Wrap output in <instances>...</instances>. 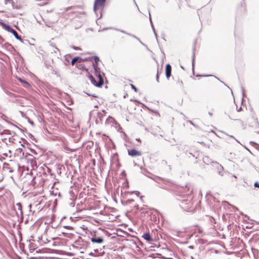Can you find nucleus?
<instances>
[{"instance_id":"37998d69","label":"nucleus","mask_w":259,"mask_h":259,"mask_svg":"<svg viewBox=\"0 0 259 259\" xmlns=\"http://www.w3.org/2000/svg\"><path fill=\"white\" fill-rule=\"evenodd\" d=\"M5 45L6 46H7L10 47L12 49L13 48V47L10 44H5Z\"/></svg>"},{"instance_id":"aec40b11","label":"nucleus","mask_w":259,"mask_h":259,"mask_svg":"<svg viewBox=\"0 0 259 259\" xmlns=\"http://www.w3.org/2000/svg\"><path fill=\"white\" fill-rule=\"evenodd\" d=\"M141 172L144 175L146 176V173H149V171L145 168L141 167Z\"/></svg>"},{"instance_id":"6ab92c4d","label":"nucleus","mask_w":259,"mask_h":259,"mask_svg":"<svg viewBox=\"0 0 259 259\" xmlns=\"http://www.w3.org/2000/svg\"><path fill=\"white\" fill-rule=\"evenodd\" d=\"M203 162L206 164H208L209 162H210V160L209 159V157L207 156H205L203 159Z\"/></svg>"},{"instance_id":"393cba45","label":"nucleus","mask_w":259,"mask_h":259,"mask_svg":"<svg viewBox=\"0 0 259 259\" xmlns=\"http://www.w3.org/2000/svg\"><path fill=\"white\" fill-rule=\"evenodd\" d=\"M241 90H242V96H243L242 100L243 101L244 100V97L245 96V94L244 89L242 86H241Z\"/></svg>"},{"instance_id":"5fc2aeb1","label":"nucleus","mask_w":259,"mask_h":259,"mask_svg":"<svg viewBox=\"0 0 259 259\" xmlns=\"http://www.w3.org/2000/svg\"><path fill=\"white\" fill-rule=\"evenodd\" d=\"M136 140L138 141V142H141V140L140 138L136 139Z\"/></svg>"},{"instance_id":"a878e982","label":"nucleus","mask_w":259,"mask_h":259,"mask_svg":"<svg viewBox=\"0 0 259 259\" xmlns=\"http://www.w3.org/2000/svg\"><path fill=\"white\" fill-rule=\"evenodd\" d=\"M6 93L9 95V96H10L11 97H15V94L11 93V92H6Z\"/></svg>"},{"instance_id":"1a4fd4ad","label":"nucleus","mask_w":259,"mask_h":259,"mask_svg":"<svg viewBox=\"0 0 259 259\" xmlns=\"http://www.w3.org/2000/svg\"><path fill=\"white\" fill-rule=\"evenodd\" d=\"M91 240L93 243H102L104 241V239L101 237H92L91 238Z\"/></svg>"},{"instance_id":"7c9ffc66","label":"nucleus","mask_w":259,"mask_h":259,"mask_svg":"<svg viewBox=\"0 0 259 259\" xmlns=\"http://www.w3.org/2000/svg\"><path fill=\"white\" fill-rule=\"evenodd\" d=\"M254 187L255 188H259V183L256 181L254 183Z\"/></svg>"},{"instance_id":"603ef678","label":"nucleus","mask_w":259,"mask_h":259,"mask_svg":"<svg viewBox=\"0 0 259 259\" xmlns=\"http://www.w3.org/2000/svg\"><path fill=\"white\" fill-rule=\"evenodd\" d=\"M52 73L54 74H57V72L55 70H53Z\"/></svg>"},{"instance_id":"72a5a7b5","label":"nucleus","mask_w":259,"mask_h":259,"mask_svg":"<svg viewBox=\"0 0 259 259\" xmlns=\"http://www.w3.org/2000/svg\"><path fill=\"white\" fill-rule=\"evenodd\" d=\"M30 151L33 154L36 155L37 154V152H36V151L33 149H32V148H30L29 149Z\"/></svg>"},{"instance_id":"2f4dec72","label":"nucleus","mask_w":259,"mask_h":259,"mask_svg":"<svg viewBox=\"0 0 259 259\" xmlns=\"http://www.w3.org/2000/svg\"><path fill=\"white\" fill-rule=\"evenodd\" d=\"M71 48H72L73 49L75 50H80V48H79V47H76V46H72L71 47Z\"/></svg>"},{"instance_id":"9b49d317","label":"nucleus","mask_w":259,"mask_h":259,"mask_svg":"<svg viewBox=\"0 0 259 259\" xmlns=\"http://www.w3.org/2000/svg\"><path fill=\"white\" fill-rule=\"evenodd\" d=\"M142 237L145 240H146V241H149V242L153 240V239H152V237L150 235V234L149 232H146V233H144V234L142 236Z\"/></svg>"},{"instance_id":"c9c22d12","label":"nucleus","mask_w":259,"mask_h":259,"mask_svg":"<svg viewBox=\"0 0 259 259\" xmlns=\"http://www.w3.org/2000/svg\"><path fill=\"white\" fill-rule=\"evenodd\" d=\"M134 201V200L133 199H128L126 200V203H132V202H133Z\"/></svg>"},{"instance_id":"58836bf2","label":"nucleus","mask_w":259,"mask_h":259,"mask_svg":"<svg viewBox=\"0 0 259 259\" xmlns=\"http://www.w3.org/2000/svg\"><path fill=\"white\" fill-rule=\"evenodd\" d=\"M151 179H153L154 181H155V182L158 183L157 180L158 179H159V177H156L155 178H150Z\"/></svg>"},{"instance_id":"c03bdc74","label":"nucleus","mask_w":259,"mask_h":259,"mask_svg":"<svg viewBox=\"0 0 259 259\" xmlns=\"http://www.w3.org/2000/svg\"><path fill=\"white\" fill-rule=\"evenodd\" d=\"M29 122L32 124V125H34V122L33 121L31 120L30 119H29Z\"/></svg>"},{"instance_id":"5701e85b","label":"nucleus","mask_w":259,"mask_h":259,"mask_svg":"<svg viewBox=\"0 0 259 259\" xmlns=\"http://www.w3.org/2000/svg\"><path fill=\"white\" fill-rule=\"evenodd\" d=\"M177 84L180 86L181 88H183V82L182 80H180L179 79L177 82Z\"/></svg>"},{"instance_id":"a18cd8bd","label":"nucleus","mask_w":259,"mask_h":259,"mask_svg":"<svg viewBox=\"0 0 259 259\" xmlns=\"http://www.w3.org/2000/svg\"><path fill=\"white\" fill-rule=\"evenodd\" d=\"M242 107H240L238 109H237V111L238 112H240V111H242Z\"/></svg>"},{"instance_id":"f704fd0d","label":"nucleus","mask_w":259,"mask_h":259,"mask_svg":"<svg viewBox=\"0 0 259 259\" xmlns=\"http://www.w3.org/2000/svg\"><path fill=\"white\" fill-rule=\"evenodd\" d=\"M75 200V198H73V201L71 202L70 203V206H71V207H74L75 206V202H74V200Z\"/></svg>"},{"instance_id":"de8ad7c7","label":"nucleus","mask_w":259,"mask_h":259,"mask_svg":"<svg viewBox=\"0 0 259 259\" xmlns=\"http://www.w3.org/2000/svg\"><path fill=\"white\" fill-rule=\"evenodd\" d=\"M17 150L19 151L20 152H22V149L21 148H18L17 149Z\"/></svg>"},{"instance_id":"680f3d73","label":"nucleus","mask_w":259,"mask_h":259,"mask_svg":"<svg viewBox=\"0 0 259 259\" xmlns=\"http://www.w3.org/2000/svg\"><path fill=\"white\" fill-rule=\"evenodd\" d=\"M135 206L136 207V208H137V209H139V206H138V205H137V206Z\"/></svg>"},{"instance_id":"423d86ee","label":"nucleus","mask_w":259,"mask_h":259,"mask_svg":"<svg viewBox=\"0 0 259 259\" xmlns=\"http://www.w3.org/2000/svg\"><path fill=\"white\" fill-rule=\"evenodd\" d=\"M0 25L3 29L11 33L14 30L11 26L3 22L2 20H0Z\"/></svg>"},{"instance_id":"bb28decb","label":"nucleus","mask_w":259,"mask_h":259,"mask_svg":"<svg viewBox=\"0 0 259 259\" xmlns=\"http://www.w3.org/2000/svg\"><path fill=\"white\" fill-rule=\"evenodd\" d=\"M62 234H63V236L66 237H70V236L72 235V234H71L65 233V232H62Z\"/></svg>"},{"instance_id":"473e14b6","label":"nucleus","mask_w":259,"mask_h":259,"mask_svg":"<svg viewBox=\"0 0 259 259\" xmlns=\"http://www.w3.org/2000/svg\"><path fill=\"white\" fill-rule=\"evenodd\" d=\"M113 29V28L112 27H109V28H104L102 29V30H99V31H105V30H108V29ZM115 30L116 28H114Z\"/></svg>"},{"instance_id":"9d476101","label":"nucleus","mask_w":259,"mask_h":259,"mask_svg":"<svg viewBox=\"0 0 259 259\" xmlns=\"http://www.w3.org/2000/svg\"><path fill=\"white\" fill-rule=\"evenodd\" d=\"M214 163L217 165V169H218V174L220 175H221V176H223V175H224V172H223L224 168H223V167L221 164H220L218 162H214Z\"/></svg>"},{"instance_id":"79ce46f5","label":"nucleus","mask_w":259,"mask_h":259,"mask_svg":"<svg viewBox=\"0 0 259 259\" xmlns=\"http://www.w3.org/2000/svg\"><path fill=\"white\" fill-rule=\"evenodd\" d=\"M4 41V39L0 36V44H2Z\"/></svg>"},{"instance_id":"cd10ccee","label":"nucleus","mask_w":259,"mask_h":259,"mask_svg":"<svg viewBox=\"0 0 259 259\" xmlns=\"http://www.w3.org/2000/svg\"><path fill=\"white\" fill-rule=\"evenodd\" d=\"M128 193H135L137 196H139V194H140V192L138 191H131V192H128Z\"/></svg>"},{"instance_id":"2eb2a0df","label":"nucleus","mask_w":259,"mask_h":259,"mask_svg":"<svg viewBox=\"0 0 259 259\" xmlns=\"http://www.w3.org/2000/svg\"><path fill=\"white\" fill-rule=\"evenodd\" d=\"M161 71H162L161 69L159 70L158 68H157V74L156 75V80L157 82H159V74L161 72Z\"/></svg>"},{"instance_id":"6e6d98bb","label":"nucleus","mask_w":259,"mask_h":259,"mask_svg":"<svg viewBox=\"0 0 259 259\" xmlns=\"http://www.w3.org/2000/svg\"><path fill=\"white\" fill-rule=\"evenodd\" d=\"M27 155H29V156H31V154H29V153H26V157L27 156Z\"/></svg>"},{"instance_id":"338daca9","label":"nucleus","mask_w":259,"mask_h":259,"mask_svg":"<svg viewBox=\"0 0 259 259\" xmlns=\"http://www.w3.org/2000/svg\"><path fill=\"white\" fill-rule=\"evenodd\" d=\"M214 77H215V78H217V79L219 80V79L217 77H216L215 76H214Z\"/></svg>"},{"instance_id":"052dcab7","label":"nucleus","mask_w":259,"mask_h":259,"mask_svg":"<svg viewBox=\"0 0 259 259\" xmlns=\"http://www.w3.org/2000/svg\"><path fill=\"white\" fill-rule=\"evenodd\" d=\"M8 0H5V4H7V3H8Z\"/></svg>"},{"instance_id":"7ed1b4c3","label":"nucleus","mask_w":259,"mask_h":259,"mask_svg":"<svg viewBox=\"0 0 259 259\" xmlns=\"http://www.w3.org/2000/svg\"><path fill=\"white\" fill-rule=\"evenodd\" d=\"M106 0H95L94 5V11L96 13L97 11L100 8L103 7Z\"/></svg>"},{"instance_id":"c756f323","label":"nucleus","mask_w":259,"mask_h":259,"mask_svg":"<svg viewBox=\"0 0 259 259\" xmlns=\"http://www.w3.org/2000/svg\"><path fill=\"white\" fill-rule=\"evenodd\" d=\"M3 132L6 134L11 135V132L9 130H4Z\"/></svg>"},{"instance_id":"f03ea898","label":"nucleus","mask_w":259,"mask_h":259,"mask_svg":"<svg viewBox=\"0 0 259 259\" xmlns=\"http://www.w3.org/2000/svg\"><path fill=\"white\" fill-rule=\"evenodd\" d=\"M178 199L180 201V206L185 210L189 209L192 205V202L191 199H189L188 198L183 199Z\"/></svg>"},{"instance_id":"8fccbe9b","label":"nucleus","mask_w":259,"mask_h":259,"mask_svg":"<svg viewBox=\"0 0 259 259\" xmlns=\"http://www.w3.org/2000/svg\"><path fill=\"white\" fill-rule=\"evenodd\" d=\"M221 82L222 83H223V84H224V85H225V86L227 87L228 88H229V89H230V88H229V87H228V85H227L225 82H223V81H221Z\"/></svg>"},{"instance_id":"774afa93","label":"nucleus","mask_w":259,"mask_h":259,"mask_svg":"<svg viewBox=\"0 0 259 259\" xmlns=\"http://www.w3.org/2000/svg\"><path fill=\"white\" fill-rule=\"evenodd\" d=\"M95 252H97V251H98V250H97V249H95Z\"/></svg>"},{"instance_id":"dca6fc26","label":"nucleus","mask_w":259,"mask_h":259,"mask_svg":"<svg viewBox=\"0 0 259 259\" xmlns=\"http://www.w3.org/2000/svg\"><path fill=\"white\" fill-rule=\"evenodd\" d=\"M250 143L251 144L252 146L255 147L257 150L259 151V144L253 141H250Z\"/></svg>"},{"instance_id":"f257e3e1","label":"nucleus","mask_w":259,"mask_h":259,"mask_svg":"<svg viewBox=\"0 0 259 259\" xmlns=\"http://www.w3.org/2000/svg\"><path fill=\"white\" fill-rule=\"evenodd\" d=\"M93 59L94 60V61L93 62L92 65L94 70V74L96 77L98 78L99 80L98 81H97L95 77L91 74H89L88 76L93 85L95 87L101 88L103 86L104 82V78L105 77V74L101 71V69L99 67V63L100 62L99 57L97 56H93L82 58V62L92 61Z\"/></svg>"},{"instance_id":"6e6552de","label":"nucleus","mask_w":259,"mask_h":259,"mask_svg":"<svg viewBox=\"0 0 259 259\" xmlns=\"http://www.w3.org/2000/svg\"><path fill=\"white\" fill-rule=\"evenodd\" d=\"M12 33L14 35V36H15V37L18 39V40H19L20 41H21L22 42L25 44V42H29V40H27V39H25V40H23L21 36H19L18 34V33L17 32V31L15 30H14Z\"/></svg>"},{"instance_id":"ddd939ff","label":"nucleus","mask_w":259,"mask_h":259,"mask_svg":"<svg viewBox=\"0 0 259 259\" xmlns=\"http://www.w3.org/2000/svg\"><path fill=\"white\" fill-rule=\"evenodd\" d=\"M8 3L11 4L13 9H20L21 8L20 5H15L13 0H8Z\"/></svg>"},{"instance_id":"4be33fe9","label":"nucleus","mask_w":259,"mask_h":259,"mask_svg":"<svg viewBox=\"0 0 259 259\" xmlns=\"http://www.w3.org/2000/svg\"><path fill=\"white\" fill-rule=\"evenodd\" d=\"M83 92L87 94L88 96H92L93 97H95V98H98V97L96 95V94H90L88 92H87L86 91H84Z\"/></svg>"},{"instance_id":"a211bd4d","label":"nucleus","mask_w":259,"mask_h":259,"mask_svg":"<svg viewBox=\"0 0 259 259\" xmlns=\"http://www.w3.org/2000/svg\"><path fill=\"white\" fill-rule=\"evenodd\" d=\"M149 21H150V23L151 27H152V29H154V25H153V22L152 20L151 16L150 11H149Z\"/></svg>"},{"instance_id":"69168bd1","label":"nucleus","mask_w":259,"mask_h":259,"mask_svg":"<svg viewBox=\"0 0 259 259\" xmlns=\"http://www.w3.org/2000/svg\"><path fill=\"white\" fill-rule=\"evenodd\" d=\"M98 105L95 106V108H98Z\"/></svg>"},{"instance_id":"864d4df0","label":"nucleus","mask_w":259,"mask_h":259,"mask_svg":"<svg viewBox=\"0 0 259 259\" xmlns=\"http://www.w3.org/2000/svg\"><path fill=\"white\" fill-rule=\"evenodd\" d=\"M208 114H209L210 116H211L212 115V113H211V112H208Z\"/></svg>"},{"instance_id":"13d9d810","label":"nucleus","mask_w":259,"mask_h":259,"mask_svg":"<svg viewBox=\"0 0 259 259\" xmlns=\"http://www.w3.org/2000/svg\"><path fill=\"white\" fill-rule=\"evenodd\" d=\"M190 122L191 123V124H192L194 126H195L191 121H190Z\"/></svg>"},{"instance_id":"4468645a","label":"nucleus","mask_w":259,"mask_h":259,"mask_svg":"<svg viewBox=\"0 0 259 259\" xmlns=\"http://www.w3.org/2000/svg\"><path fill=\"white\" fill-rule=\"evenodd\" d=\"M18 80L20 81L21 82L24 83L26 85H24L25 88H27V87H30V84L26 80H25L24 79L19 77L18 78Z\"/></svg>"},{"instance_id":"bf43d9fd","label":"nucleus","mask_w":259,"mask_h":259,"mask_svg":"<svg viewBox=\"0 0 259 259\" xmlns=\"http://www.w3.org/2000/svg\"><path fill=\"white\" fill-rule=\"evenodd\" d=\"M135 4H136V5L137 6V8L138 9V11H140V9H139V8H138V6H137V4L136 3H135Z\"/></svg>"},{"instance_id":"0e129e2a","label":"nucleus","mask_w":259,"mask_h":259,"mask_svg":"<svg viewBox=\"0 0 259 259\" xmlns=\"http://www.w3.org/2000/svg\"><path fill=\"white\" fill-rule=\"evenodd\" d=\"M181 67L183 69H184V68L183 66H181Z\"/></svg>"},{"instance_id":"ea45409f","label":"nucleus","mask_w":259,"mask_h":259,"mask_svg":"<svg viewBox=\"0 0 259 259\" xmlns=\"http://www.w3.org/2000/svg\"><path fill=\"white\" fill-rule=\"evenodd\" d=\"M64 228H67V229H72L73 228L71 226H64Z\"/></svg>"},{"instance_id":"b1692460","label":"nucleus","mask_w":259,"mask_h":259,"mask_svg":"<svg viewBox=\"0 0 259 259\" xmlns=\"http://www.w3.org/2000/svg\"><path fill=\"white\" fill-rule=\"evenodd\" d=\"M194 57H195V53L193 52V55H192V69L194 71Z\"/></svg>"},{"instance_id":"09e8293b","label":"nucleus","mask_w":259,"mask_h":259,"mask_svg":"<svg viewBox=\"0 0 259 259\" xmlns=\"http://www.w3.org/2000/svg\"><path fill=\"white\" fill-rule=\"evenodd\" d=\"M189 248H190V249H194V246H193V245H190V246H189Z\"/></svg>"},{"instance_id":"4d7b16f0","label":"nucleus","mask_w":259,"mask_h":259,"mask_svg":"<svg viewBox=\"0 0 259 259\" xmlns=\"http://www.w3.org/2000/svg\"><path fill=\"white\" fill-rule=\"evenodd\" d=\"M152 30H153V32H154V33L155 32H156V30H155V28H154V29H152Z\"/></svg>"},{"instance_id":"39448f33","label":"nucleus","mask_w":259,"mask_h":259,"mask_svg":"<svg viewBox=\"0 0 259 259\" xmlns=\"http://www.w3.org/2000/svg\"><path fill=\"white\" fill-rule=\"evenodd\" d=\"M128 154L132 157H136L141 155V152L135 148L128 150Z\"/></svg>"},{"instance_id":"f3484780","label":"nucleus","mask_w":259,"mask_h":259,"mask_svg":"<svg viewBox=\"0 0 259 259\" xmlns=\"http://www.w3.org/2000/svg\"><path fill=\"white\" fill-rule=\"evenodd\" d=\"M149 21H150V23L151 27H152V29H154V25H153V22L152 20L151 16L150 11H149Z\"/></svg>"},{"instance_id":"3c124183","label":"nucleus","mask_w":259,"mask_h":259,"mask_svg":"<svg viewBox=\"0 0 259 259\" xmlns=\"http://www.w3.org/2000/svg\"><path fill=\"white\" fill-rule=\"evenodd\" d=\"M89 255H91V256H93V255H94V253H93L92 252H90V253H89Z\"/></svg>"},{"instance_id":"e2e57ef3","label":"nucleus","mask_w":259,"mask_h":259,"mask_svg":"<svg viewBox=\"0 0 259 259\" xmlns=\"http://www.w3.org/2000/svg\"><path fill=\"white\" fill-rule=\"evenodd\" d=\"M55 49L58 51H59V50L57 48H55Z\"/></svg>"},{"instance_id":"e433bc0d","label":"nucleus","mask_w":259,"mask_h":259,"mask_svg":"<svg viewBox=\"0 0 259 259\" xmlns=\"http://www.w3.org/2000/svg\"><path fill=\"white\" fill-rule=\"evenodd\" d=\"M29 138L32 140H35L34 136L31 134H29Z\"/></svg>"},{"instance_id":"f8f14e48","label":"nucleus","mask_w":259,"mask_h":259,"mask_svg":"<svg viewBox=\"0 0 259 259\" xmlns=\"http://www.w3.org/2000/svg\"><path fill=\"white\" fill-rule=\"evenodd\" d=\"M82 58H81L80 57H75L72 59L71 63L72 65H73L76 62L81 63V62H82Z\"/></svg>"},{"instance_id":"c85d7f7f","label":"nucleus","mask_w":259,"mask_h":259,"mask_svg":"<svg viewBox=\"0 0 259 259\" xmlns=\"http://www.w3.org/2000/svg\"><path fill=\"white\" fill-rule=\"evenodd\" d=\"M131 88L133 90H134L135 92H138V89L136 87L135 85H134L133 84H131Z\"/></svg>"},{"instance_id":"20e7f679","label":"nucleus","mask_w":259,"mask_h":259,"mask_svg":"<svg viewBox=\"0 0 259 259\" xmlns=\"http://www.w3.org/2000/svg\"><path fill=\"white\" fill-rule=\"evenodd\" d=\"M115 30L116 31H119L121 33H124L128 36H130L135 39H136L137 40H138L143 46H144V47H146L147 49H148V47H147V46L146 45H145V44H144L142 41H141V40L139 39V37H138L137 36H136V35L133 34H131V33H128L127 32H126L125 31L123 30H121V29H115Z\"/></svg>"},{"instance_id":"a19ab883","label":"nucleus","mask_w":259,"mask_h":259,"mask_svg":"<svg viewBox=\"0 0 259 259\" xmlns=\"http://www.w3.org/2000/svg\"><path fill=\"white\" fill-rule=\"evenodd\" d=\"M212 75H197V76H211Z\"/></svg>"},{"instance_id":"412c9836","label":"nucleus","mask_w":259,"mask_h":259,"mask_svg":"<svg viewBox=\"0 0 259 259\" xmlns=\"http://www.w3.org/2000/svg\"><path fill=\"white\" fill-rule=\"evenodd\" d=\"M16 205L18 206V209L20 211L21 214H22V205L21 203L18 202L16 204Z\"/></svg>"},{"instance_id":"4c0bfd02","label":"nucleus","mask_w":259,"mask_h":259,"mask_svg":"<svg viewBox=\"0 0 259 259\" xmlns=\"http://www.w3.org/2000/svg\"><path fill=\"white\" fill-rule=\"evenodd\" d=\"M227 136H229L230 138H232V139H234V140H235L237 142L239 143V142L233 136H232V135H227Z\"/></svg>"},{"instance_id":"49530a36","label":"nucleus","mask_w":259,"mask_h":259,"mask_svg":"<svg viewBox=\"0 0 259 259\" xmlns=\"http://www.w3.org/2000/svg\"><path fill=\"white\" fill-rule=\"evenodd\" d=\"M154 35H155V36L156 37V38L157 39V42H158V38H157V34L156 32L154 33Z\"/></svg>"},{"instance_id":"0eeeda50","label":"nucleus","mask_w":259,"mask_h":259,"mask_svg":"<svg viewBox=\"0 0 259 259\" xmlns=\"http://www.w3.org/2000/svg\"><path fill=\"white\" fill-rule=\"evenodd\" d=\"M171 66L169 64H167L165 66V75L167 79H168L171 76Z\"/></svg>"}]
</instances>
